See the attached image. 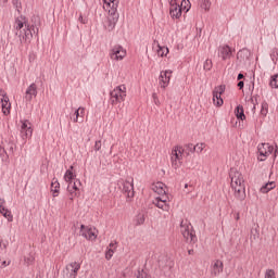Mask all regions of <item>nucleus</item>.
<instances>
[{
  "instance_id": "nucleus-1",
  "label": "nucleus",
  "mask_w": 278,
  "mask_h": 278,
  "mask_svg": "<svg viewBox=\"0 0 278 278\" xmlns=\"http://www.w3.org/2000/svg\"><path fill=\"white\" fill-rule=\"evenodd\" d=\"M14 27L16 30L15 36L20 38V45H29L31 38H34V34H38V28L37 30L34 29V26L29 25L25 15H20L15 18Z\"/></svg>"
},
{
  "instance_id": "nucleus-2",
  "label": "nucleus",
  "mask_w": 278,
  "mask_h": 278,
  "mask_svg": "<svg viewBox=\"0 0 278 278\" xmlns=\"http://www.w3.org/2000/svg\"><path fill=\"white\" fill-rule=\"evenodd\" d=\"M229 177L231 179L230 186L235 192V197L238 199V201H244V199H247V187L244 186L242 173L231 169Z\"/></svg>"
},
{
  "instance_id": "nucleus-3",
  "label": "nucleus",
  "mask_w": 278,
  "mask_h": 278,
  "mask_svg": "<svg viewBox=\"0 0 278 278\" xmlns=\"http://www.w3.org/2000/svg\"><path fill=\"white\" fill-rule=\"evenodd\" d=\"M180 231L185 240H187V242H189L190 244H197V241H198L197 232L192 228L191 224H188V222L182 220L180 223Z\"/></svg>"
},
{
  "instance_id": "nucleus-4",
  "label": "nucleus",
  "mask_w": 278,
  "mask_h": 278,
  "mask_svg": "<svg viewBox=\"0 0 278 278\" xmlns=\"http://www.w3.org/2000/svg\"><path fill=\"white\" fill-rule=\"evenodd\" d=\"M125 90H127L125 85H121L110 92L112 105H116V103H121V101H125V97H127V94L125 93Z\"/></svg>"
},
{
  "instance_id": "nucleus-5",
  "label": "nucleus",
  "mask_w": 278,
  "mask_h": 278,
  "mask_svg": "<svg viewBox=\"0 0 278 278\" xmlns=\"http://www.w3.org/2000/svg\"><path fill=\"white\" fill-rule=\"evenodd\" d=\"M258 155L261 156L260 162H266L268 155H273L275 148L270 143H260L257 147Z\"/></svg>"
},
{
  "instance_id": "nucleus-6",
  "label": "nucleus",
  "mask_w": 278,
  "mask_h": 278,
  "mask_svg": "<svg viewBox=\"0 0 278 278\" xmlns=\"http://www.w3.org/2000/svg\"><path fill=\"white\" fill-rule=\"evenodd\" d=\"M125 55H127V51L121 45H115L110 51L111 60H123Z\"/></svg>"
},
{
  "instance_id": "nucleus-7",
  "label": "nucleus",
  "mask_w": 278,
  "mask_h": 278,
  "mask_svg": "<svg viewBox=\"0 0 278 278\" xmlns=\"http://www.w3.org/2000/svg\"><path fill=\"white\" fill-rule=\"evenodd\" d=\"M118 7H111V9L109 10V28L110 29H114V27H116V24L118 23V11H117Z\"/></svg>"
},
{
  "instance_id": "nucleus-8",
  "label": "nucleus",
  "mask_w": 278,
  "mask_h": 278,
  "mask_svg": "<svg viewBox=\"0 0 278 278\" xmlns=\"http://www.w3.org/2000/svg\"><path fill=\"white\" fill-rule=\"evenodd\" d=\"M223 92H225V86L223 85L215 87L213 90V102L214 105H217V108H220V105L224 103L222 98Z\"/></svg>"
},
{
  "instance_id": "nucleus-9",
  "label": "nucleus",
  "mask_w": 278,
  "mask_h": 278,
  "mask_svg": "<svg viewBox=\"0 0 278 278\" xmlns=\"http://www.w3.org/2000/svg\"><path fill=\"white\" fill-rule=\"evenodd\" d=\"M79 236H83V238H86V240H97V232L94 229L89 228L85 225L80 226Z\"/></svg>"
},
{
  "instance_id": "nucleus-10",
  "label": "nucleus",
  "mask_w": 278,
  "mask_h": 278,
  "mask_svg": "<svg viewBox=\"0 0 278 278\" xmlns=\"http://www.w3.org/2000/svg\"><path fill=\"white\" fill-rule=\"evenodd\" d=\"M77 184L78 186H81V181L79 179H76L74 182H70L67 186L71 201H73L75 197H79V187H77Z\"/></svg>"
},
{
  "instance_id": "nucleus-11",
  "label": "nucleus",
  "mask_w": 278,
  "mask_h": 278,
  "mask_svg": "<svg viewBox=\"0 0 278 278\" xmlns=\"http://www.w3.org/2000/svg\"><path fill=\"white\" fill-rule=\"evenodd\" d=\"M232 51L228 45L218 47V58H220L224 62L227 60H231Z\"/></svg>"
},
{
  "instance_id": "nucleus-12",
  "label": "nucleus",
  "mask_w": 278,
  "mask_h": 278,
  "mask_svg": "<svg viewBox=\"0 0 278 278\" xmlns=\"http://www.w3.org/2000/svg\"><path fill=\"white\" fill-rule=\"evenodd\" d=\"M81 268V264L73 262L66 266L67 278H77V273Z\"/></svg>"
},
{
  "instance_id": "nucleus-13",
  "label": "nucleus",
  "mask_w": 278,
  "mask_h": 278,
  "mask_svg": "<svg viewBox=\"0 0 278 278\" xmlns=\"http://www.w3.org/2000/svg\"><path fill=\"white\" fill-rule=\"evenodd\" d=\"M169 5L172 18H181V7L177 4V0H169Z\"/></svg>"
},
{
  "instance_id": "nucleus-14",
  "label": "nucleus",
  "mask_w": 278,
  "mask_h": 278,
  "mask_svg": "<svg viewBox=\"0 0 278 278\" xmlns=\"http://www.w3.org/2000/svg\"><path fill=\"white\" fill-rule=\"evenodd\" d=\"M122 192L127 197V199H134V180H126L123 182Z\"/></svg>"
},
{
  "instance_id": "nucleus-15",
  "label": "nucleus",
  "mask_w": 278,
  "mask_h": 278,
  "mask_svg": "<svg viewBox=\"0 0 278 278\" xmlns=\"http://www.w3.org/2000/svg\"><path fill=\"white\" fill-rule=\"evenodd\" d=\"M170 75H173V71H162L159 77L161 88H166L168 84H170Z\"/></svg>"
},
{
  "instance_id": "nucleus-16",
  "label": "nucleus",
  "mask_w": 278,
  "mask_h": 278,
  "mask_svg": "<svg viewBox=\"0 0 278 278\" xmlns=\"http://www.w3.org/2000/svg\"><path fill=\"white\" fill-rule=\"evenodd\" d=\"M33 134L34 130L31 129V126H29V121H25L21 127V138L27 140V138H31Z\"/></svg>"
},
{
  "instance_id": "nucleus-17",
  "label": "nucleus",
  "mask_w": 278,
  "mask_h": 278,
  "mask_svg": "<svg viewBox=\"0 0 278 278\" xmlns=\"http://www.w3.org/2000/svg\"><path fill=\"white\" fill-rule=\"evenodd\" d=\"M15 149H16V142H14V140L12 139H9L4 148L0 150V155H3V153H5V155H13Z\"/></svg>"
},
{
  "instance_id": "nucleus-18",
  "label": "nucleus",
  "mask_w": 278,
  "mask_h": 278,
  "mask_svg": "<svg viewBox=\"0 0 278 278\" xmlns=\"http://www.w3.org/2000/svg\"><path fill=\"white\" fill-rule=\"evenodd\" d=\"M34 97H38V87H36V84L33 83L28 86L25 93L26 101H31Z\"/></svg>"
},
{
  "instance_id": "nucleus-19",
  "label": "nucleus",
  "mask_w": 278,
  "mask_h": 278,
  "mask_svg": "<svg viewBox=\"0 0 278 278\" xmlns=\"http://www.w3.org/2000/svg\"><path fill=\"white\" fill-rule=\"evenodd\" d=\"M251 58V51L249 49H242L237 53V60L241 62H249Z\"/></svg>"
},
{
  "instance_id": "nucleus-20",
  "label": "nucleus",
  "mask_w": 278,
  "mask_h": 278,
  "mask_svg": "<svg viewBox=\"0 0 278 278\" xmlns=\"http://www.w3.org/2000/svg\"><path fill=\"white\" fill-rule=\"evenodd\" d=\"M220 273H223V263H222V261L217 260V261H215V263L213 264L211 275H212L213 277H218V275H219Z\"/></svg>"
},
{
  "instance_id": "nucleus-21",
  "label": "nucleus",
  "mask_w": 278,
  "mask_h": 278,
  "mask_svg": "<svg viewBox=\"0 0 278 278\" xmlns=\"http://www.w3.org/2000/svg\"><path fill=\"white\" fill-rule=\"evenodd\" d=\"M86 112L85 108H78L75 112H74V118L73 122L74 123H84V114Z\"/></svg>"
},
{
  "instance_id": "nucleus-22",
  "label": "nucleus",
  "mask_w": 278,
  "mask_h": 278,
  "mask_svg": "<svg viewBox=\"0 0 278 278\" xmlns=\"http://www.w3.org/2000/svg\"><path fill=\"white\" fill-rule=\"evenodd\" d=\"M172 157H175V160H184V148L181 146L174 147Z\"/></svg>"
},
{
  "instance_id": "nucleus-23",
  "label": "nucleus",
  "mask_w": 278,
  "mask_h": 278,
  "mask_svg": "<svg viewBox=\"0 0 278 278\" xmlns=\"http://www.w3.org/2000/svg\"><path fill=\"white\" fill-rule=\"evenodd\" d=\"M276 186L277 185L275 184V181L266 182L265 185H263L261 187L262 194H268V192H270V190H275Z\"/></svg>"
},
{
  "instance_id": "nucleus-24",
  "label": "nucleus",
  "mask_w": 278,
  "mask_h": 278,
  "mask_svg": "<svg viewBox=\"0 0 278 278\" xmlns=\"http://www.w3.org/2000/svg\"><path fill=\"white\" fill-rule=\"evenodd\" d=\"M152 190H154V192H156V194H166V185H164L163 182H156Z\"/></svg>"
},
{
  "instance_id": "nucleus-25",
  "label": "nucleus",
  "mask_w": 278,
  "mask_h": 278,
  "mask_svg": "<svg viewBox=\"0 0 278 278\" xmlns=\"http://www.w3.org/2000/svg\"><path fill=\"white\" fill-rule=\"evenodd\" d=\"M51 192L53 197H58V194H60V182L56 180V178L52 179Z\"/></svg>"
},
{
  "instance_id": "nucleus-26",
  "label": "nucleus",
  "mask_w": 278,
  "mask_h": 278,
  "mask_svg": "<svg viewBox=\"0 0 278 278\" xmlns=\"http://www.w3.org/2000/svg\"><path fill=\"white\" fill-rule=\"evenodd\" d=\"M235 114L239 121H244L247 115H244V108L242 105H238L235 110Z\"/></svg>"
},
{
  "instance_id": "nucleus-27",
  "label": "nucleus",
  "mask_w": 278,
  "mask_h": 278,
  "mask_svg": "<svg viewBox=\"0 0 278 278\" xmlns=\"http://www.w3.org/2000/svg\"><path fill=\"white\" fill-rule=\"evenodd\" d=\"M153 203L156 207H159V210H163L164 212H168V210H170V206L166 204V202L154 200Z\"/></svg>"
},
{
  "instance_id": "nucleus-28",
  "label": "nucleus",
  "mask_w": 278,
  "mask_h": 278,
  "mask_svg": "<svg viewBox=\"0 0 278 278\" xmlns=\"http://www.w3.org/2000/svg\"><path fill=\"white\" fill-rule=\"evenodd\" d=\"M75 177L77 176L71 169H67L64 174V180L66 181V184H72Z\"/></svg>"
},
{
  "instance_id": "nucleus-29",
  "label": "nucleus",
  "mask_w": 278,
  "mask_h": 278,
  "mask_svg": "<svg viewBox=\"0 0 278 278\" xmlns=\"http://www.w3.org/2000/svg\"><path fill=\"white\" fill-rule=\"evenodd\" d=\"M2 105V113L4 116H8L10 114V110H12V103H10V100L7 102H1Z\"/></svg>"
},
{
  "instance_id": "nucleus-30",
  "label": "nucleus",
  "mask_w": 278,
  "mask_h": 278,
  "mask_svg": "<svg viewBox=\"0 0 278 278\" xmlns=\"http://www.w3.org/2000/svg\"><path fill=\"white\" fill-rule=\"evenodd\" d=\"M0 214H2V216H4V218H7L9 223H12V220H14L12 212H10V210H8L7 207H4V211L0 210Z\"/></svg>"
},
{
  "instance_id": "nucleus-31",
  "label": "nucleus",
  "mask_w": 278,
  "mask_h": 278,
  "mask_svg": "<svg viewBox=\"0 0 278 278\" xmlns=\"http://www.w3.org/2000/svg\"><path fill=\"white\" fill-rule=\"evenodd\" d=\"M170 162H172V166L175 168V170H177V168H180L181 164H184L181 159H175V156H170Z\"/></svg>"
},
{
  "instance_id": "nucleus-32",
  "label": "nucleus",
  "mask_w": 278,
  "mask_h": 278,
  "mask_svg": "<svg viewBox=\"0 0 278 278\" xmlns=\"http://www.w3.org/2000/svg\"><path fill=\"white\" fill-rule=\"evenodd\" d=\"M200 7L205 12H210V8H212V2L210 0H200Z\"/></svg>"
},
{
  "instance_id": "nucleus-33",
  "label": "nucleus",
  "mask_w": 278,
  "mask_h": 278,
  "mask_svg": "<svg viewBox=\"0 0 278 278\" xmlns=\"http://www.w3.org/2000/svg\"><path fill=\"white\" fill-rule=\"evenodd\" d=\"M261 115L262 116H267L268 115V102H266V100H264L261 103Z\"/></svg>"
},
{
  "instance_id": "nucleus-34",
  "label": "nucleus",
  "mask_w": 278,
  "mask_h": 278,
  "mask_svg": "<svg viewBox=\"0 0 278 278\" xmlns=\"http://www.w3.org/2000/svg\"><path fill=\"white\" fill-rule=\"evenodd\" d=\"M269 86L270 88H278V74H275L270 77Z\"/></svg>"
},
{
  "instance_id": "nucleus-35",
  "label": "nucleus",
  "mask_w": 278,
  "mask_h": 278,
  "mask_svg": "<svg viewBox=\"0 0 278 278\" xmlns=\"http://www.w3.org/2000/svg\"><path fill=\"white\" fill-rule=\"evenodd\" d=\"M108 8H118V0H103Z\"/></svg>"
},
{
  "instance_id": "nucleus-36",
  "label": "nucleus",
  "mask_w": 278,
  "mask_h": 278,
  "mask_svg": "<svg viewBox=\"0 0 278 278\" xmlns=\"http://www.w3.org/2000/svg\"><path fill=\"white\" fill-rule=\"evenodd\" d=\"M137 278H152L147 269L138 270Z\"/></svg>"
},
{
  "instance_id": "nucleus-37",
  "label": "nucleus",
  "mask_w": 278,
  "mask_h": 278,
  "mask_svg": "<svg viewBox=\"0 0 278 278\" xmlns=\"http://www.w3.org/2000/svg\"><path fill=\"white\" fill-rule=\"evenodd\" d=\"M0 101L1 103H5L7 101H10L8 93H5V90L3 89H0Z\"/></svg>"
},
{
  "instance_id": "nucleus-38",
  "label": "nucleus",
  "mask_w": 278,
  "mask_h": 278,
  "mask_svg": "<svg viewBox=\"0 0 278 278\" xmlns=\"http://www.w3.org/2000/svg\"><path fill=\"white\" fill-rule=\"evenodd\" d=\"M0 101L1 103H5L7 101H10L8 93H5V90L3 89H0Z\"/></svg>"
},
{
  "instance_id": "nucleus-39",
  "label": "nucleus",
  "mask_w": 278,
  "mask_h": 278,
  "mask_svg": "<svg viewBox=\"0 0 278 278\" xmlns=\"http://www.w3.org/2000/svg\"><path fill=\"white\" fill-rule=\"evenodd\" d=\"M136 225H144V215L139 213L136 217Z\"/></svg>"
},
{
  "instance_id": "nucleus-40",
  "label": "nucleus",
  "mask_w": 278,
  "mask_h": 278,
  "mask_svg": "<svg viewBox=\"0 0 278 278\" xmlns=\"http://www.w3.org/2000/svg\"><path fill=\"white\" fill-rule=\"evenodd\" d=\"M157 55H160L161 58H164V55H168V48L159 47Z\"/></svg>"
},
{
  "instance_id": "nucleus-41",
  "label": "nucleus",
  "mask_w": 278,
  "mask_h": 278,
  "mask_svg": "<svg viewBox=\"0 0 278 278\" xmlns=\"http://www.w3.org/2000/svg\"><path fill=\"white\" fill-rule=\"evenodd\" d=\"M180 8H181V10L184 8V10L186 12H189V10H190V0H182Z\"/></svg>"
},
{
  "instance_id": "nucleus-42",
  "label": "nucleus",
  "mask_w": 278,
  "mask_h": 278,
  "mask_svg": "<svg viewBox=\"0 0 278 278\" xmlns=\"http://www.w3.org/2000/svg\"><path fill=\"white\" fill-rule=\"evenodd\" d=\"M155 200L168 204V195L166 194V192L160 194V197L155 198Z\"/></svg>"
},
{
  "instance_id": "nucleus-43",
  "label": "nucleus",
  "mask_w": 278,
  "mask_h": 278,
  "mask_svg": "<svg viewBox=\"0 0 278 278\" xmlns=\"http://www.w3.org/2000/svg\"><path fill=\"white\" fill-rule=\"evenodd\" d=\"M12 3L17 12H21V10H23V4L20 2V0H12Z\"/></svg>"
},
{
  "instance_id": "nucleus-44",
  "label": "nucleus",
  "mask_w": 278,
  "mask_h": 278,
  "mask_svg": "<svg viewBox=\"0 0 278 278\" xmlns=\"http://www.w3.org/2000/svg\"><path fill=\"white\" fill-rule=\"evenodd\" d=\"M265 278H277L275 274V269H266Z\"/></svg>"
},
{
  "instance_id": "nucleus-45",
  "label": "nucleus",
  "mask_w": 278,
  "mask_h": 278,
  "mask_svg": "<svg viewBox=\"0 0 278 278\" xmlns=\"http://www.w3.org/2000/svg\"><path fill=\"white\" fill-rule=\"evenodd\" d=\"M195 153H201L205 149V143H198L194 146Z\"/></svg>"
},
{
  "instance_id": "nucleus-46",
  "label": "nucleus",
  "mask_w": 278,
  "mask_h": 278,
  "mask_svg": "<svg viewBox=\"0 0 278 278\" xmlns=\"http://www.w3.org/2000/svg\"><path fill=\"white\" fill-rule=\"evenodd\" d=\"M204 71H212V60L207 59L204 62Z\"/></svg>"
},
{
  "instance_id": "nucleus-47",
  "label": "nucleus",
  "mask_w": 278,
  "mask_h": 278,
  "mask_svg": "<svg viewBox=\"0 0 278 278\" xmlns=\"http://www.w3.org/2000/svg\"><path fill=\"white\" fill-rule=\"evenodd\" d=\"M113 256H114V249H109L105 253V258L112 260Z\"/></svg>"
},
{
  "instance_id": "nucleus-48",
  "label": "nucleus",
  "mask_w": 278,
  "mask_h": 278,
  "mask_svg": "<svg viewBox=\"0 0 278 278\" xmlns=\"http://www.w3.org/2000/svg\"><path fill=\"white\" fill-rule=\"evenodd\" d=\"M270 56H271L273 62H275V60H278V49L277 48H275L273 50Z\"/></svg>"
},
{
  "instance_id": "nucleus-49",
  "label": "nucleus",
  "mask_w": 278,
  "mask_h": 278,
  "mask_svg": "<svg viewBox=\"0 0 278 278\" xmlns=\"http://www.w3.org/2000/svg\"><path fill=\"white\" fill-rule=\"evenodd\" d=\"M186 149H187V151H189V153H194L195 152L194 144H192V143H188L186 146Z\"/></svg>"
},
{
  "instance_id": "nucleus-50",
  "label": "nucleus",
  "mask_w": 278,
  "mask_h": 278,
  "mask_svg": "<svg viewBox=\"0 0 278 278\" xmlns=\"http://www.w3.org/2000/svg\"><path fill=\"white\" fill-rule=\"evenodd\" d=\"M79 23H81L83 25H86L88 23V18L84 17V15H79L78 17Z\"/></svg>"
},
{
  "instance_id": "nucleus-51",
  "label": "nucleus",
  "mask_w": 278,
  "mask_h": 278,
  "mask_svg": "<svg viewBox=\"0 0 278 278\" xmlns=\"http://www.w3.org/2000/svg\"><path fill=\"white\" fill-rule=\"evenodd\" d=\"M0 210L5 211V199L0 198Z\"/></svg>"
},
{
  "instance_id": "nucleus-52",
  "label": "nucleus",
  "mask_w": 278,
  "mask_h": 278,
  "mask_svg": "<svg viewBox=\"0 0 278 278\" xmlns=\"http://www.w3.org/2000/svg\"><path fill=\"white\" fill-rule=\"evenodd\" d=\"M94 151H101V140L96 141Z\"/></svg>"
},
{
  "instance_id": "nucleus-53",
  "label": "nucleus",
  "mask_w": 278,
  "mask_h": 278,
  "mask_svg": "<svg viewBox=\"0 0 278 278\" xmlns=\"http://www.w3.org/2000/svg\"><path fill=\"white\" fill-rule=\"evenodd\" d=\"M152 97L154 99L155 105H160V100H157V93H153Z\"/></svg>"
},
{
  "instance_id": "nucleus-54",
  "label": "nucleus",
  "mask_w": 278,
  "mask_h": 278,
  "mask_svg": "<svg viewBox=\"0 0 278 278\" xmlns=\"http://www.w3.org/2000/svg\"><path fill=\"white\" fill-rule=\"evenodd\" d=\"M0 266H1V268H5L7 266H10V262L2 261Z\"/></svg>"
},
{
  "instance_id": "nucleus-55",
  "label": "nucleus",
  "mask_w": 278,
  "mask_h": 278,
  "mask_svg": "<svg viewBox=\"0 0 278 278\" xmlns=\"http://www.w3.org/2000/svg\"><path fill=\"white\" fill-rule=\"evenodd\" d=\"M238 88H239L240 90H242V88H244V81L240 80V81L238 83Z\"/></svg>"
},
{
  "instance_id": "nucleus-56",
  "label": "nucleus",
  "mask_w": 278,
  "mask_h": 278,
  "mask_svg": "<svg viewBox=\"0 0 278 278\" xmlns=\"http://www.w3.org/2000/svg\"><path fill=\"white\" fill-rule=\"evenodd\" d=\"M28 60L29 62H34V60H36V54H29Z\"/></svg>"
},
{
  "instance_id": "nucleus-57",
  "label": "nucleus",
  "mask_w": 278,
  "mask_h": 278,
  "mask_svg": "<svg viewBox=\"0 0 278 278\" xmlns=\"http://www.w3.org/2000/svg\"><path fill=\"white\" fill-rule=\"evenodd\" d=\"M238 81H240V79H244V74L239 73L237 76Z\"/></svg>"
},
{
  "instance_id": "nucleus-58",
  "label": "nucleus",
  "mask_w": 278,
  "mask_h": 278,
  "mask_svg": "<svg viewBox=\"0 0 278 278\" xmlns=\"http://www.w3.org/2000/svg\"><path fill=\"white\" fill-rule=\"evenodd\" d=\"M277 155H278V147L276 146V149L274 151V160H277Z\"/></svg>"
},
{
  "instance_id": "nucleus-59",
  "label": "nucleus",
  "mask_w": 278,
  "mask_h": 278,
  "mask_svg": "<svg viewBox=\"0 0 278 278\" xmlns=\"http://www.w3.org/2000/svg\"><path fill=\"white\" fill-rule=\"evenodd\" d=\"M110 249H113L114 251H116V243H110Z\"/></svg>"
},
{
  "instance_id": "nucleus-60",
  "label": "nucleus",
  "mask_w": 278,
  "mask_h": 278,
  "mask_svg": "<svg viewBox=\"0 0 278 278\" xmlns=\"http://www.w3.org/2000/svg\"><path fill=\"white\" fill-rule=\"evenodd\" d=\"M159 267L164 268V262L162 260H159Z\"/></svg>"
},
{
  "instance_id": "nucleus-61",
  "label": "nucleus",
  "mask_w": 278,
  "mask_h": 278,
  "mask_svg": "<svg viewBox=\"0 0 278 278\" xmlns=\"http://www.w3.org/2000/svg\"><path fill=\"white\" fill-rule=\"evenodd\" d=\"M235 218L236 220H240V213H236Z\"/></svg>"
},
{
  "instance_id": "nucleus-62",
  "label": "nucleus",
  "mask_w": 278,
  "mask_h": 278,
  "mask_svg": "<svg viewBox=\"0 0 278 278\" xmlns=\"http://www.w3.org/2000/svg\"><path fill=\"white\" fill-rule=\"evenodd\" d=\"M188 253H189V255H193L194 254V250H189Z\"/></svg>"
},
{
  "instance_id": "nucleus-63",
  "label": "nucleus",
  "mask_w": 278,
  "mask_h": 278,
  "mask_svg": "<svg viewBox=\"0 0 278 278\" xmlns=\"http://www.w3.org/2000/svg\"><path fill=\"white\" fill-rule=\"evenodd\" d=\"M73 168H74L73 165H71V166H70V170H73Z\"/></svg>"
},
{
  "instance_id": "nucleus-64",
  "label": "nucleus",
  "mask_w": 278,
  "mask_h": 278,
  "mask_svg": "<svg viewBox=\"0 0 278 278\" xmlns=\"http://www.w3.org/2000/svg\"><path fill=\"white\" fill-rule=\"evenodd\" d=\"M185 188H188V184L185 185Z\"/></svg>"
}]
</instances>
